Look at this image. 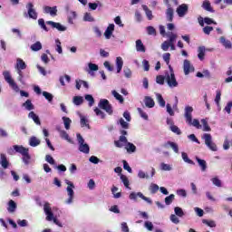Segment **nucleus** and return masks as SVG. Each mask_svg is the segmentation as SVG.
<instances>
[{
	"label": "nucleus",
	"instance_id": "nucleus-1",
	"mask_svg": "<svg viewBox=\"0 0 232 232\" xmlns=\"http://www.w3.org/2000/svg\"><path fill=\"white\" fill-rule=\"evenodd\" d=\"M124 144H126L125 150H127V153H135L137 151V147L133 143L129 142L126 136H120L119 140L114 141L116 148H123Z\"/></svg>",
	"mask_w": 232,
	"mask_h": 232
},
{
	"label": "nucleus",
	"instance_id": "nucleus-2",
	"mask_svg": "<svg viewBox=\"0 0 232 232\" xmlns=\"http://www.w3.org/2000/svg\"><path fill=\"white\" fill-rule=\"evenodd\" d=\"M191 113H193V107L186 106L184 114L186 122L188 123V126H194L195 128H197V130H200L202 128V125H200V121L197 119L193 120V116L191 115Z\"/></svg>",
	"mask_w": 232,
	"mask_h": 232
},
{
	"label": "nucleus",
	"instance_id": "nucleus-3",
	"mask_svg": "<svg viewBox=\"0 0 232 232\" xmlns=\"http://www.w3.org/2000/svg\"><path fill=\"white\" fill-rule=\"evenodd\" d=\"M13 148L16 153H20L23 156V162L26 165L30 164L32 157L30 156V150L28 148H24L22 145H14Z\"/></svg>",
	"mask_w": 232,
	"mask_h": 232
},
{
	"label": "nucleus",
	"instance_id": "nucleus-4",
	"mask_svg": "<svg viewBox=\"0 0 232 232\" xmlns=\"http://www.w3.org/2000/svg\"><path fill=\"white\" fill-rule=\"evenodd\" d=\"M169 72H165V79L167 81V84L169 88H177L179 86V82H177V78H175V72L173 71V67L169 65Z\"/></svg>",
	"mask_w": 232,
	"mask_h": 232
},
{
	"label": "nucleus",
	"instance_id": "nucleus-5",
	"mask_svg": "<svg viewBox=\"0 0 232 232\" xmlns=\"http://www.w3.org/2000/svg\"><path fill=\"white\" fill-rule=\"evenodd\" d=\"M98 106L101 108V110H104V111H106V113L109 115H113V107L107 99H101Z\"/></svg>",
	"mask_w": 232,
	"mask_h": 232
},
{
	"label": "nucleus",
	"instance_id": "nucleus-6",
	"mask_svg": "<svg viewBox=\"0 0 232 232\" xmlns=\"http://www.w3.org/2000/svg\"><path fill=\"white\" fill-rule=\"evenodd\" d=\"M3 75H4L5 81L9 83V86L12 88V90H14V92H19V86L14 81V79H12V75L10 74V72L5 71L3 72Z\"/></svg>",
	"mask_w": 232,
	"mask_h": 232
},
{
	"label": "nucleus",
	"instance_id": "nucleus-7",
	"mask_svg": "<svg viewBox=\"0 0 232 232\" xmlns=\"http://www.w3.org/2000/svg\"><path fill=\"white\" fill-rule=\"evenodd\" d=\"M65 183L67 184V193L69 198L65 201L66 204H72L73 202V195H75V192L73 191V188H75V185H73V182L66 179Z\"/></svg>",
	"mask_w": 232,
	"mask_h": 232
},
{
	"label": "nucleus",
	"instance_id": "nucleus-8",
	"mask_svg": "<svg viewBox=\"0 0 232 232\" xmlns=\"http://www.w3.org/2000/svg\"><path fill=\"white\" fill-rule=\"evenodd\" d=\"M202 139H204L206 146H208L211 150V151H217V144L213 142V138L211 137V134L205 133L202 136Z\"/></svg>",
	"mask_w": 232,
	"mask_h": 232
},
{
	"label": "nucleus",
	"instance_id": "nucleus-9",
	"mask_svg": "<svg viewBox=\"0 0 232 232\" xmlns=\"http://www.w3.org/2000/svg\"><path fill=\"white\" fill-rule=\"evenodd\" d=\"M26 8H27L26 17H29L30 19H34V21H36V19H37V11H35V9L34 8V4L28 3L26 5Z\"/></svg>",
	"mask_w": 232,
	"mask_h": 232
},
{
	"label": "nucleus",
	"instance_id": "nucleus-10",
	"mask_svg": "<svg viewBox=\"0 0 232 232\" xmlns=\"http://www.w3.org/2000/svg\"><path fill=\"white\" fill-rule=\"evenodd\" d=\"M140 197V198H141L142 200H145V202H148V204H151V199L150 198H147L146 196H144V194H142L141 192H132L130 194L129 198H130V200H137V198Z\"/></svg>",
	"mask_w": 232,
	"mask_h": 232
},
{
	"label": "nucleus",
	"instance_id": "nucleus-11",
	"mask_svg": "<svg viewBox=\"0 0 232 232\" xmlns=\"http://www.w3.org/2000/svg\"><path fill=\"white\" fill-rule=\"evenodd\" d=\"M46 24H49V26H52V28H56L58 32H66V26L61 24V23L47 21Z\"/></svg>",
	"mask_w": 232,
	"mask_h": 232
},
{
	"label": "nucleus",
	"instance_id": "nucleus-12",
	"mask_svg": "<svg viewBox=\"0 0 232 232\" xmlns=\"http://www.w3.org/2000/svg\"><path fill=\"white\" fill-rule=\"evenodd\" d=\"M188 8L189 7L186 4H182V5H179L176 10L179 17H184V15H186V14H188Z\"/></svg>",
	"mask_w": 232,
	"mask_h": 232
},
{
	"label": "nucleus",
	"instance_id": "nucleus-13",
	"mask_svg": "<svg viewBox=\"0 0 232 232\" xmlns=\"http://www.w3.org/2000/svg\"><path fill=\"white\" fill-rule=\"evenodd\" d=\"M183 70L185 75H189L190 72H195V68L191 65V62H189V60H184Z\"/></svg>",
	"mask_w": 232,
	"mask_h": 232
},
{
	"label": "nucleus",
	"instance_id": "nucleus-14",
	"mask_svg": "<svg viewBox=\"0 0 232 232\" xmlns=\"http://www.w3.org/2000/svg\"><path fill=\"white\" fill-rule=\"evenodd\" d=\"M174 14H175V10H173V7H171V5L168 4V8L166 10V17L169 23H173Z\"/></svg>",
	"mask_w": 232,
	"mask_h": 232
},
{
	"label": "nucleus",
	"instance_id": "nucleus-15",
	"mask_svg": "<svg viewBox=\"0 0 232 232\" xmlns=\"http://www.w3.org/2000/svg\"><path fill=\"white\" fill-rule=\"evenodd\" d=\"M114 30L115 24H110L104 33L105 39H111Z\"/></svg>",
	"mask_w": 232,
	"mask_h": 232
},
{
	"label": "nucleus",
	"instance_id": "nucleus-16",
	"mask_svg": "<svg viewBox=\"0 0 232 232\" xmlns=\"http://www.w3.org/2000/svg\"><path fill=\"white\" fill-rule=\"evenodd\" d=\"M165 148H171V150H173L174 153H179V144H177L176 142L173 141H167L166 143H164L163 145Z\"/></svg>",
	"mask_w": 232,
	"mask_h": 232
},
{
	"label": "nucleus",
	"instance_id": "nucleus-17",
	"mask_svg": "<svg viewBox=\"0 0 232 232\" xmlns=\"http://www.w3.org/2000/svg\"><path fill=\"white\" fill-rule=\"evenodd\" d=\"M219 41H220L221 44H223V46H224L227 50H231V48H232L231 41L227 40L226 37H224V36H221V37L219 38Z\"/></svg>",
	"mask_w": 232,
	"mask_h": 232
},
{
	"label": "nucleus",
	"instance_id": "nucleus-18",
	"mask_svg": "<svg viewBox=\"0 0 232 232\" xmlns=\"http://www.w3.org/2000/svg\"><path fill=\"white\" fill-rule=\"evenodd\" d=\"M116 66H117V73H121L122 71V66H124V61H122V57L118 56L116 58Z\"/></svg>",
	"mask_w": 232,
	"mask_h": 232
},
{
	"label": "nucleus",
	"instance_id": "nucleus-19",
	"mask_svg": "<svg viewBox=\"0 0 232 232\" xmlns=\"http://www.w3.org/2000/svg\"><path fill=\"white\" fill-rule=\"evenodd\" d=\"M136 50L137 52L146 53V46L142 44V40L139 39L136 41Z\"/></svg>",
	"mask_w": 232,
	"mask_h": 232
},
{
	"label": "nucleus",
	"instance_id": "nucleus-20",
	"mask_svg": "<svg viewBox=\"0 0 232 232\" xmlns=\"http://www.w3.org/2000/svg\"><path fill=\"white\" fill-rule=\"evenodd\" d=\"M196 160H197L198 166H200L201 171H206V169H208V163L206 162V160H201L198 157H196Z\"/></svg>",
	"mask_w": 232,
	"mask_h": 232
},
{
	"label": "nucleus",
	"instance_id": "nucleus-21",
	"mask_svg": "<svg viewBox=\"0 0 232 232\" xmlns=\"http://www.w3.org/2000/svg\"><path fill=\"white\" fill-rule=\"evenodd\" d=\"M29 144L32 146V148H36V146H39L41 144V140L37 139V137L33 136L29 140Z\"/></svg>",
	"mask_w": 232,
	"mask_h": 232
},
{
	"label": "nucleus",
	"instance_id": "nucleus-22",
	"mask_svg": "<svg viewBox=\"0 0 232 232\" xmlns=\"http://www.w3.org/2000/svg\"><path fill=\"white\" fill-rule=\"evenodd\" d=\"M15 209H17V203H15V201H14L12 199L9 200L7 211L9 213H14L15 211Z\"/></svg>",
	"mask_w": 232,
	"mask_h": 232
},
{
	"label": "nucleus",
	"instance_id": "nucleus-23",
	"mask_svg": "<svg viewBox=\"0 0 232 232\" xmlns=\"http://www.w3.org/2000/svg\"><path fill=\"white\" fill-rule=\"evenodd\" d=\"M28 118L33 119V121H34V122H35V124H38V126H41V120L39 119V116H37V114H35V112H34V111L29 112Z\"/></svg>",
	"mask_w": 232,
	"mask_h": 232
},
{
	"label": "nucleus",
	"instance_id": "nucleus-24",
	"mask_svg": "<svg viewBox=\"0 0 232 232\" xmlns=\"http://www.w3.org/2000/svg\"><path fill=\"white\" fill-rule=\"evenodd\" d=\"M198 57L199 61H204V57H206V47L199 46L198 49Z\"/></svg>",
	"mask_w": 232,
	"mask_h": 232
},
{
	"label": "nucleus",
	"instance_id": "nucleus-25",
	"mask_svg": "<svg viewBox=\"0 0 232 232\" xmlns=\"http://www.w3.org/2000/svg\"><path fill=\"white\" fill-rule=\"evenodd\" d=\"M144 102H145V105L147 106V108H154L155 107V101H153L151 97L146 96Z\"/></svg>",
	"mask_w": 232,
	"mask_h": 232
},
{
	"label": "nucleus",
	"instance_id": "nucleus-26",
	"mask_svg": "<svg viewBox=\"0 0 232 232\" xmlns=\"http://www.w3.org/2000/svg\"><path fill=\"white\" fill-rule=\"evenodd\" d=\"M142 8H143L149 21H151L153 19V12L151 10H150L148 5H143Z\"/></svg>",
	"mask_w": 232,
	"mask_h": 232
},
{
	"label": "nucleus",
	"instance_id": "nucleus-27",
	"mask_svg": "<svg viewBox=\"0 0 232 232\" xmlns=\"http://www.w3.org/2000/svg\"><path fill=\"white\" fill-rule=\"evenodd\" d=\"M16 68L18 70H26V63H24V61H23V59L18 58L16 60Z\"/></svg>",
	"mask_w": 232,
	"mask_h": 232
},
{
	"label": "nucleus",
	"instance_id": "nucleus-28",
	"mask_svg": "<svg viewBox=\"0 0 232 232\" xmlns=\"http://www.w3.org/2000/svg\"><path fill=\"white\" fill-rule=\"evenodd\" d=\"M79 151H81L82 153L88 154L90 153V146L87 143L79 145Z\"/></svg>",
	"mask_w": 232,
	"mask_h": 232
},
{
	"label": "nucleus",
	"instance_id": "nucleus-29",
	"mask_svg": "<svg viewBox=\"0 0 232 232\" xmlns=\"http://www.w3.org/2000/svg\"><path fill=\"white\" fill-rule=\"evenodd\" d=\"M0 157H1V164H2V167H3L5 169H6V168H8L10 162H9L8 160L6 159V155L1 154Z\"/></svg>",
	"mask_w": 232,
	"mask_h": 232
},
{
	"label": "nucleus",
	"instance_id": "nucleus-30",
	"mask_svg": "<svg viewBox=\"0 0 232 232\" xmlns=\"http://www.w3.org/2000/svg\"><path fill=\"white\" fill-rule=\"evenodd\" d=\"M72 102L75 104V106H81L84 102V99L82 96H74L72 98Z\"/></svg>",
	"mask_w": 232,
	"mask_h": 232
},
{
	"label": "nucleus",
	"instance_id": "nucleus-31",
	"mask_svg": "<svg viewBox=\"0 0 232 232\" xmlns=\"http://www.w3.org/2000/svg\"><path fill=\"white\" fill-rule=\"evenodd\" d=\"M156 99L160 104V106L161 108H164L166 106V101L164 100V98L162 97V94L160 93H157L156 94Z\"/></svg>",
	"mask_w": 232,
	"mask_h": 232
},
{
	"label": "nucleus",
	"instance_id": "nucleus-32",
	"mask_svg": "<svg viewBox=\"0 0 232 232\" xmlns=\"http://www.w3.org/2000/svg\"><path fill=\"white\" fill-rule=\"evenodd\" d=\"M31 50L33 52H39V50H43V44H41V42H36L31 45Z\"/></svg>",
	"mask_w": 232,
	"mask_h": 232
},
{
	"label": "nucleus",
	"instance_id": "nucleus-33",
	"mask_svg": "<svg viewBox=\"0 0 232 232\" xmlns=\"http://www.w3.org/2000/svg\"><path fill=\"white\" fill-rule=\"evenodd\" d=\"M113 97L115 98L116 101H119V102L121 104H122L124 102V98L122 97V95H121L119 92H117V91H112L111 92Z\"/></svg>",
	"mask_w": 232,
	"mask_h": 232
},
{
	"label": "nucleus",
	"instance_id": "nucleus-34",
	"mask_svg": "<svg viewBox=\"0 0 232 232\" xmlns=\"http://www.w3.org/2000/svg\"><path fill=\"white\" fill-rule=\"evenodd\" d=\"M23 106L28 111H32V110H34V103H32L31 100H26V102L23 103Z\"/></svg>",
	"mask_w": 232,
	"mask_h": 232
},
{
	"label": "nucleus",
	"instance_id": "nucleus-35",
	"mask_svg": "<svg viewBox=\"0 0 232 232\" xmlns=\"http://www.w3.org/2000/svg\"><path fill=\"white\" fill-rule=\"evenodd\" d=\"M64 79L67 82H70V81H72V78L68 74H65L64 76H60L59 82L62 86H66V83H64Z\"/></svg>",
	"mask_w": 232,
	"mask_h": 232
},
{
	"label": "nucleus",
	"instance_id": "nucleus-36",
	"mask_svg": "<svg viewBox=\"0 0 232 232\" xmlns=\"http://www.w3.org/2000/svg\"><path fill=\"white\" fill-rule=\"evenodd\" d=\"M80 124L82 126V128H90V124L88 123V120L86 119V117L80 115Z\"/></svg>",
	"mask_w": 232,
	"mask_h": 232
},
{
	"label": "nucleus",
	"instance_id": "nucleus-37",
	"mask_svg": "<svg viewBox=\"0 0 232 232\" xmlns=\"http://www.w3.org/2000/svg\"><path fill=\"white\" fill-rule=\"evenodd\" d=\"M202 7L204 8V10H207V12H215V10H213V7H211V3H209V1L203 2Z\"/></svg>",
	"mask_w": 232,
	"mask_h": 232
},
{
	"label": "nucleus",
	"instance_id": "nucleus-38",
	"mask_svg": "<svg viewBox=\"0 0 232 232\" xmlns=\"http://www.w3.org/2000/svg\"><path fill=\"white\" fill-rule=\"evenodd\" d=\"M181 157H182L184 162H187L188 164H191L192 166H194L195 161H194V160H191L188 157V153L182 152V153H181Z\"/></svg>",
	"mask_w": 232,
	"mask_h": 232
},
{
	"label": "nucleus",
	"instance_id": "nucleus-39",
	"mask_svg": "<svg viewBox=\"0 0 232 232\" xmlns=\"http://www.w3.org/2000/svg\"><path fill=\"white\" fill-rule=\"evenodd\" d=\"M116 191H119V188L113 186L111 188V193H112L114 198H121V197H122V194L121 192L116 193Z\"/></svg>",
	"mask_w": 232,
	"mask_h": 232
},
{
	"label": "nucleus",
	"instance_id": "nucleus-40",
	"mask_svg": "<svg viewBox=\"0 0 232 232\" xmlns=\"http://www.w3.org/2000/svg\"><path fill=\"white\" fill-rule=\"evenodd\" d=\"M175 200V194H170L169 196L165 198L166 206H169Z\"/></svg>",
	"mask_w": 232,
	"mask_h": 232
},
{
	"label": "nucleus",
	"instance_id": "nucleus-41",
	"mask_svg": "<svg viewBox=\"0 0 232 232\" xmlns=\"http://www.w3.org/2000/svg\"><path fill=\"white\" fill-rule=\"evenodd\" d=\"M201 123L203 124V131H211V127L208 123V120L203 119L201 120Z\"/></svg>",
	"mask_w": 232,
	"mask_h": 232
},
{
	"label": "nucleus",
	"instance_id": "nucleus-42",
	"mask_svg": "<svg viewBox=\"0 0 232 232\" xmlns=\"http://www.w3.org/2000/svg\"><path fill=\"white\" fill-rule=\"evenodd\" d=\"M65 130H70V124H72V120L68 117H63Z\"/></svg>",
	"mask_w": 232,
	"mask_h": 232
},
{
	"label": "nucleus",
	"instance_id": "nucleus-43",
	"mask_svg": "<svg viewBox=\"0 0 232 232\" xmlns=\"http://www.w3.org/2000/svg\"><path fill=\"white\" fill-rule=\"evenodd\" d=\"M149 189H150V193H152V195H155V193H157V191H159V185H157L155 183H151Z\"/></svg>",
	"mask_w": 232,
	"mask_h": 232
},
{
	"label": "nucleus",
	"instance_id": "nucleus-44",
	"mask_svg": "<svg viewBox=\"0 0 232 232\" xmlns=\"http://www.w3.org/2000/svg\"><path fill=\"white\" fill-rule=\"evenodd\" d=\"M85 101H88L90 107H92V106H93V104H95V100L93 99V96H92L91 94L85 95Z\"/></svg>",
	"mask_w": 232,
	"mask_h": 232
},
{
	"label": "nucleus",
	"instance_id": "nucleus-45",
	"mask_svg": "<svg viewBox=\"0 0 232 232\" xmlns=\"http://www.w3.org/2000/svg\"><path fill=\"white\" fill-rule=\"evenodd\" d=\"M94 112L98 117H101V119H106V114L104 113V111H101V109L96 107L94 109Z\"/></svg>",
	"mask_w": 232,
	"mask_h": 232
},
{
	"label": "nucleus",
	"instance_id": "nucleus-46",
	"mask_svg": "<svg viewBox=\"0 0 232 232\" xmlns=\"http://www.w3.org/2000/svg\"><path fill=\"white\" fill-rule=\"evenodd\" d=\"M77 17V13L75 11L71 12V15L68 16V24H73V19Z\"/></svg>",
	"mask_w": 232,
	"mask_h": 232
},
{
	"label": "nucleus",
	"instance_id": "nucleus-47",
	"mask_svg": "<svg viewBox=\"0 0 232 232\" xmlns=\"http://www.w3.org/2000/svg\"><path fill=\"white\" fill-rule=\"evenodd\" d=\"M43 95L49 102H52V101H53V95L52 93L44 91L43 92Z\"/></svg>",
	"mask_w": 232,
	"mask_h": 232
},
{
	"label": "nucleus",
	"instance_id": "nucleus-48",
	"mask_svg": "<svg viewBox=\"0 0 232 232\" xmlns=\"http://www.w3.org/2000/svg\"><path fill=\"white\" fill-rule=\"evenodd\" d=\"M83 21H87L89 23H93V21H95V19L93 18V16H92V14L85 13V14L83 16Z\"/></svg>",
	"mask_w": 232,
	"mask_h": 232
},
{
	"label": "nucleus",
	"instance_id": "nucleus-49",
	"mask_svg": "<svg viewBox=\"0 0 232 232\" xmlns=\"http://www.w3.org/2000/svg\"><path fill=\"white\" fill-rule=\"evenodd\" d=\"M121 180L124 184L125 188H130V179H128V177L121 174Z\"/></svg>",
	"mask_w": 232,
	"mask_h": 232
},
{
	"label": "nucleus",
	"instance_id": "nucleus-50",
	"mask_svg": "<svg viewBox=\"0 0 232 232\" xmlns=\"http://www.w3.org/2000/svg\"><path fill=\"white\" fill-rule=\"evenodd\" d=\"M121 128H123V130H129L130 129V123L126 122L124 121V119L121 118L119 121Z\"/></svg>",
	"mask_w": 232,
	"mask_h": 232
},
{
	"label": "nucleus",
	"instance_id": "nucleus-51",
	"mask_svg": "<svg viewBox=\"0 0 232 232\" xmlns=\"http://www.w3.org/2000/svg\"><path fill=\"white\" fill-rule=\"evenodd\" d=\"M174 212L177 217L182 218L184 216V210H182V208H180L179 207H176L174 208Z\"/></svg>",
	"mask_w": 232,
	"mask_h": 232
},
{
	"label": "nucleus",
	"instance_id": "nucleus-52",
	"mask_svg": "<svg viewBox=\"0 0 232 232\" xmlns=\"http://www.w3.org/2000/svg\"><path fill=\"white\" fill-rule=\"evenodd\" d=\"M147 34L149 35H157V30L153 26H148L147 27Z\"/></svg>",
	"mask_w": 232,
	"mask_h": 232
},
{
	"label": "nucleus",
	"instance_id": "nucleus-53",
	"mask_svg": "<svg viewBox=\"0 0 232 232\" xmlns=\"http://www.w3.org/2000/svg\"><path fill=\"white\" fill-rule=\"evenodd\" d=\"M164 81H166V76L158 75V76L156 77V82H157V84L163 85V84H164Z\"/></svg>",
	"mask_w": 232,
	"mask_h": 232
},
{
	"label": "nucleus",
	"instance_id": "nucleus-54",
	"mask_svg": "<svg viewBox=\"0 0 232 232\" xmlns=\"http://www.w3.org/2000/svg\"><path fill=\"white\" fill-rule=\"evenodd\" d=\"M122 163H123V169L128 171V173H132L131 167H130V164L128 163V161L123 160Z\"/></svg>",
	"mask_w": 232,
	"mask_h": 232
},
{
	"label": "nucleus",
	"instance_id": "nucleus-55",
	"mask_svg": "<svg viewBox=\"0 0 232 232\" xmlns=\"http://www.w3.org/2000/svg\"><path fill=\"white\" fill-rule=\"evenodd\" d=\"M203 224H206L207 226H208V227H217V223H215V221L213 220H203Z\"/></svg>",
	"mask_w": 232,
	"mask_h": 232
},
{
	"label": "nucleus",
	"instance_id": "nucleus-56",
	"mask_svg": "<svg viewBox=\"0 0 232 232\" xmlns=\"http://www.w3.org/2000/svg\"><path fill=\"white\" fill-rule=\"evenodd\" d=\"M60 137L62 139H64L65 140L70 141V135H68V132H66V130H60Z\"/></svg>",
	"mask_w": 232,
	"mask_h": 232
},
{
	"label": "nucleus",
	"instance_id": "nucleus-57",
	"mask_svg": "<svg viewBox=\"0 0 232 232\" xmlns=\"http://www.w3.org/2000/svg\"><path fill=\"white\" fill-rule=\"evenodd\" d=\"M38 24L41 26V28H43V30H44L45 32H48V27H46V24H44V19L40 18L38 20Z\"/></svg>",
	"mask_w": 232,
	"mask_h": 232
},
{
	"label": "nucleus",
	"instance_id": "nucleus-58",
	"mask_svg": "<svg viewBox=\"0 0 232 232\" xmlns=\"http://www.w3.org/2000/svg\"><path fill=\"white\" fill-rule=\"evenodd\" d=\"M171 59V53H165L163 54V60L165 61L166 64H168V66H169V60Z\"/></svg>",
	"mask_w": 232,
	"mask_h": 232
},
{
	"label": "nucleus",
	"instance_id": "nucleus-59",
	"mask_svg": "<svg viewBox=\"0 0 232 232\" xmlns=\"http://www.w3.org/2000/svg\"><path fill=\"white\" fill-rule=\"evenodd\" d=\"M170 130H172L173 133H176V135L182 134V131H180V129H179L176 125L170 126Z\"/></svg>",
	"mask_w": 232,
	"mask_h": 232
},
{
	"label": "nucleus",
	"instance_id": "nucleus-60",
	"mask_svg": "<svg viewBox=\"0 0 232 232\" xmlns=\"http://www.w3.org/2000/svg\"><path fill=\"white\" fill-rule=\"evenodd\" d=\"M56 43V52L59 53H63V46H61V41L59 39L55 40Z\"/></svg>",
	"mask_w": 232,
	"mask_h": 232
},
{
	"label": "nucleus",
	"instance_id": "nucleus-61",
	"mask_svg": "<svg viewBox=\"0 0 232 232\" xmlns=\"http://www.w3.org/2000/svg\"><path fill=\"white\" fill-rule=\"evenodd\" d=\"M98 6H102V4H101V3H99V4H97V3H89V8L91 10H97Z\"/></svg>",
	"mask_w": 232,
	"mask_h": 232
},
{
	"label": "nucleus",
	"instance_id": "nucleus-62",
	"mask_svg": "<svg viewBox=\"0 0 232 232\" xmlns=\"http://www.w3.org/2000/svg\"><path fill=\"white\" fill-rule=\"evenodd\" d=\"M138 112L140 113V117L145 121H148V114L142 111L141 108H138Z\"/></svg>",
	"mask_w": 232,
	"mask_h": 232
},
{
	"label": "nucleus",
	"instance_id": "nucleus-63",
	"mask_svg": "<svg viewBox=\"0 0 232 232\" xmlns=\"http://www.w3.org/2000/svg\"><path fill=\"white\" fill-rule=\"evenodd\" d=\"M121 231L122 232H130V227H128V223H121Z\"/></svg>",
	"mask_w": 232,
	"mask_h": 232
},
{
	"label": "nucleus",
	"instance_id": "nucleus-64",
	"mask_svg": "<svg viewBox=\"0 0 232 232\" xmlns=\"http://www.w3.org/2000/svg\"><path fill=\"white\" fill-rule=\"evenodd\" d=\"M231 108H232V102H228L227 106L225 107V111H227V113H231Z\"/></svg>",
	"mask_w": 232,
	"mask_h": 232
}]
</instances>
